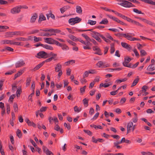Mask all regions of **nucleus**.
<instances>
[{
	"instance_id": "nucleus-62",
	"label": "nucleus",
	"mask_w": 155,
	"mask_h": 155,
	"mask_svg": "<svg viewBox=\"0 0 155 155\" xmlns=\"http://www.w3.org/2000/svg\"><path fill=\"white\" fill-rule=\"evenodd\" d=\"M15 97V95L14 94H12L9 97V100H10V101L12 102H13V100Z\"/></svg>"
},
{
	"instance_id": "nucleus-63",
	"label": "nucleus",
	"mask_w": 155,
	"mask_h": 155,
	"mask_svg": "<svg viewBox=\"0 0 155 155\" xmlns=\"http://www.w3.org/2000/svg\"><path fill=\"white\" fill-rule=\"evenodd\" d=\"M86 87V86H84L83 87L81 88L80 89L81 93H84L85 91V89Z\"/></svg>"
},
{
	"instance_id": "nucleus-56",
	"label": "nucleus",
	"mask_w": 155,
	"mask_h": 155,
	"mask_svg": "<svg viewBox=\"0 0 155 155\" xmlns=\"http://www.w3.org/2000/svg\"><path fill=\"white\" fill-rule=\"evenodd\" d=\"M89 113V114L91 115H92L94 114V109L93 108L91 107L90 108Z\"/></svg>"
},
{
	"instance_id": "nucleus-54",
	"label": "nucleus",
	"mask_w": 155,
	"mask_h": 155,
	"mask_svg": "<svg viewBox=\"0 0 155 155\" xmlns=\"http://www.w3.org/2000/svg\"><path fill=\"white\" fill-rule=\"evenodd\" d=\"M8 3V2L4 0H0V5H5Z\"/></svg>"
},
{
	"instance_id": "nucleus-61",
	"label": "nucleus",
	"mask_w": 155,
	"mask_h": 155,
	"mask_svg": "<svg viewBox=\"0 0 155 155\" xmlns=\"http://www.w3.org/2000/svg\"><path fill=\"white\" fill-rule=\"evenodd\" d=\"M131 59L127 57H126L125 58H124V61H126L127 62V63H129V62H130L131 61Z\"/></svg>"
},
{
	"instance_id": "nucleus-26",
	"label": "nucleus",
	"mask_w": 155,
	"mask_h": 155,
	"mask_svg": "<svg viewBox=\"0 0 155 155\" xmlns=\"http://www.w3.org/2000/svg\"><path fill=\"white\" fill-rule=\"evenodd\" d=\"M16 134L18 137L19 138H21L22 136V134L21 131L19 129H17V130Z\"/></svg>"
},
{
	"instance_id": "nucleus-38",
	"label": "nucleus",
	"mask_w": 155,
	"mask_h": 155,
	"mask_svg": "<svg viewBox=\"0 0 155 155\" xmlns=\"http://www.w3.org/2000/svg\"><path fill=\"white\" fill-rule=\"evenodd\" d=\"M133 11L134 12L137 13L138 14H144V13H142L141 11L139 10L136 8H134L133 9Z\"/></svg>"
},
{
	"instance_id": "nucleus-34",
	"label": "nucleus",
	"mask_w": 155,
	"mask_h": 155,
	"mask_svg": "<svg viewBox=\"0 0 155 155\" xmlns=\"http://www.w3.org/2000/svg\"><path fill=\"white\" fill-rule=\"evenodd\" d=\"M140 50L141 56H144L147 54V53L144 50L141 49Z\"/></svg>"
},
{
	"instance_id": "nucleus-22",
	"label": "nucleus",
	"mask_w": 155,
	"mask_h": 155,
	"mask_svg": "<svg viewBox=\"0 0 155 155\" xmlns=\"http://www.w3.org/2000/svg\"><path fill=\"white\" fill-rule=\"evenodd\" d=\"M139 80V79L138 78V76H137V78H136L134 80V81L131 86V87H133L135 86L138 82Z\"/></svg>"
},
{
	"instance_id": "nucleus-16",
	"label": "nucleus",
	"mask_w": 155,
	"mask_h": 155,
	"mask_svg": "<svg viewBox=\"0 0 155 155\" xmlns=\"http://www.w3.org/2000/svg\"><path fill=\"white\" fill-rule=\"evenodd\" d=\"M13 40H3L1 41V43L2 44H12Z\"/></svg>"
},
{
	"instance_id": "nucleus-59",
	"label": "nucleus",
	"mask_w": 155,
	"mask_h": 155,
	"mask_svg": "<svg viewBox=\"0 0 155 155\" xmlns=\"http://www.w3.org/2000/svg\"><path fill=\"white\" fill-rule=\"evenodd\" d=\"M47 109V107H42L40 108V111L41 112L45 111Z\"/></svg>"
},
{
	"instance_id": "nucleus-60",
	"label": "nucleus",
	"mask_w": 155,
	"mask_h": 155,
	"mask_svg": "<svg viewBox=\"0 0 155 155\" xmlns=\"http://www.w3.org/2000/svg\"><path fill=\"white\" fill-rule=\"evenodd\" d=\"M66 10V8L65 7H63L60 8V11L61 13H63Z\"/></svg>"
},
{
	"instance_id": "nucleus-8",
	"label": "nucleus",
	"mask_w": 155,
	"mask_h": 155,
	"mask_svg": "<svg viewBox=\"0 0 155 155\" xmlns=\"http://www.w3.org/2000/svg\"><path fill=\"white\" fill-rule=\"evenodd\" d=\"M37 55L38 56H40L41 58H43L47 55V54L44 51H41L37 53Z\"/></svg>"
},
{
	"instance_id": "nucleus-5",
	"label": "nucleus",
	"mask_w": 155,
	"mask_h": 155,
	"mask_svg": "<svg viewBox=\"0 0 155 155\" xmlns=\"http://www.w3.org/2000/svg\"><path fill=\"white\" fill-rule=\"evenodd\" d=\"M25 65V62L23 60L18 61L15 64V67L16 68H19L24 66Z\"/></svg>"
},
{
	"instance_id": "nucleus-43",
	"label": "nucleus",
	"mask_w": 155,
	"mask_h": 155,
	"mask_svg": "<svg viewBox=\"0 0 155 155\" xmlns=\"http://www.w3.org/2000/svg\"><path fill=\"white\" fill-rule=\"evenodd\" d=\"M82 36L84 37L86 40L87 41H90L91 40V39L89 37L86 35L82 34Z\"/></svg>"
},
{
	"instance_id": "nucleus-27",
	"label": "nucleus",
	"mask_w": 155,
	"mask_h": 155,
	"mask_svg": "<svg viewBox=\"0 0 155 155\" xmlns=\"http://www.w3.org/2000/svg\"><path fill=\"white\" fill-rule=\"evenodd\" d=\"M74 24L80 22L81 20V19L78 17H76L74 18Z\"/></svg>"
},
{
	"instance_id": "nucleus-20",
	"label": "nucleus",
	"mask_w": 155,
	"mask_h": 155,
	"mask_svg": "<svg viewBox=\"0 0 155 155\" xmlns=\"http://www.w3.org/2000/svg\"><path fill=\"white\" fill-rule=\"evenodd\" d=\"M153 64H150L147 67V70L149 71H153L155 70V67L153 66Z\"/></svg>"
},
{
	"instance_id": "nucleus-24",
	"label": "nucleus",
	"mask_w": 155,
	"mask_h": 155,
	"mask_svg": "<svg viewBox=\"0 0 155 155\" xmlns=\"http://www.w3.org/2000/svg\"><path fill=\"white\" fill-rule=\"evenodd\" d=\"M27 39H26V38H23V37H19L16 38L14 41H27Z\"/></svg>"
},
{
	"instance_id": "nucleus-44",
	"label": "nucleus",
	"mask_w": 155,
	"mask_h": 155,
	"mask_svg": "<svg viewBox=\"0 0 155 155\" xmlns=\"http://www.w3.org/2000/svg\"><path fill=\"white\" fill-rule=\"evenodd\" d=\"M101 37L106 42L108 43L110 42V41L108 39H107L105 37L101 35Z\"/></svg>"
},
{
	"instance_id": "nucleus-30",
	"label": "nucleus",
	"mask_w": 155,
	"mask_h": 155,
	"mask_svg": "<svg viewBox=\"0 0 155 155\" xmlns=\"http://www.w3.org/2000/svg\"><path fill=\"white\" fill-rule=\"evenodd\" d=\"M137 48L139 50H140L141 49H142L141 48L142 47L146 46V44H143L142 45H141L140 43H137Z\"/></svg>"
},
{
	"instance_id": "nucleus-45",
	"label": "nucleus",
	"mask_w": 155,
	"mask_h": 155,
	"mask_svg": "<svg viewBox=\"0 0 155 155\" xmlns=\"http://www.w3.org/2000/svg\"><path fill=\"white\" fill-rule=\"evenodd\" d=\"M34 41L35 42H37L39 41H41L42 40L41 38H37L36 36H34Z\"/></svg>"
},
{
	"instance_id": "nucleus-19",
	"label": "nucleus",
	"mask_w": 155,
	"mask_h": 155,
	"mask_svg": "<svg viewBox=\"0 0 155 155\" xmlns=\"http://www.w3.org/2000/svg\"><path fill=\"white\" fill-rule=\"evenodd\" d=\"M142 2H144L150 5H155V2L151 0H140Z\"/></svg>"
},
{
	"instance_id": "nucleus-15",
	"label": "nucleus",
	"mask_w": 155,
	"mask_h": 155,
	"mask_svg": "<svg viewBox=\"0 0 155 155\" xmlns=\"http://www.w3.org/2000/svg\"><path fill=\"white\" fill-rule=\"evenodd\" d=\"M44 62H42L41 63H40L37 65L32 70L35 71L38 69H39L42 65L44 64Z\"/></svg>"
},
{
	"instance_id": "nucleus-1",
	"label": "nucleus",
	"mask_w": 155,
	"mask_h": 155,
	"mask_svg": "<svg viewBox=\"0 0 155 155\" xmlns=\"http://www.w3.org/2000/svg\"><path fill=\"white\" fill-rule=\"evenodd\" d=\"M120 2L122 3L119 4L120 5L126 8H130L134 7L135 5L131 2L125 0H120Z\"/></svg>"
},
{
	"instance_id": "nucleus-41",
	"label": "nucleus",
	"mask_w": 155,
	"mask_h": 155,
	"mask_svg": "<svg viewBox=\"0 0 155 155\" xmlns=\"http://www.w3.org/2000/svg\"><path fill=\"white\" fill-rule=\"evenodd\" d=\"M68 22L71 25H74V18H72L69 19L68 20Z\"/></svg>"
},
{
	"instance_id": "nucleus-42",
	"label": "nucleus",
	"mask_w": 155,
	"mask_h": 155,
	"mask_svg": "<svg viewBox=\"0 0 155 155\" xmlns=\"http://www.w3.org/2000/svg\"><path fill=\"white\" fill-rule=\"evenodd\" d=\"M69 38L73 41L77 40L78 39L76 37L72 35H70L69 36Z\"/></svg>"
},
{
	"instance_id": "nucleus-50",
	"label": "nucleus",
	"mask_w": 155,
	"mask_h": 155,
	"mask_svg": "<svg viewBox=\"0 0 155 155\" xmlns=\"http://www.w3.org/2000/svg\"><path fill=\"white\" fill-rule=\"evenodd\" d=\"M84 131L87 134L90 136H91L92 135V132L89 130H84Z\"/></svg>"
},
{
	"instance_id": "nucleus-36",
	"label": "nucleus",
	"mask_w": 155,
	"mask_h": 155,
	"mask_svg": "<svg viewBox=\"0 0 155 155\" xmlns=\"http://www.w3.org/2000/svg\"><path fill=\"white\" fill-rule=\"evenodd\" d=\"M51 54L52 56V57H51V58H52V60L54 59V61L56 60H57L56 58L57 54H54L52 52L51 53Z\"/></svg>"
},
{
	"instance_id": "nucleus-55",
	"label": "nucleus",
	"mask_w": 155,
	"mask_h": 155,
	"mask_svg": "<svg viewBox=\"0 0 155 155\" xmlns=\"http://www.w3.org/2000/svg\"><path fill=\"white\" fill-rule=\"evenodd\" d=\"M61 43H60L58 41L54 40L53 44H55L57 46H60L61 45Z\"/></svg>"
},
{
	"instance_id": "nucleus-21",
	"label": "nucleus",
	"mask_w": 155,
	"mask_h": 155,
	"mask_svg": "<svg viewBox=\"0 0 155 155\" xmlns=\"http://www.w3.org/2000/svg\"><path fill=\"white\" fill-rule=\"evenodd\" d=\"M13 35H23L24 34V33L21 31H15L14 32H12Z\"/></svg>"
},
{
	"instance_id": "nucleus-29",
	"label": "nucleus",
	"mask_w": 155,
	"mask_h": 155,
	"mask_svg": "<svg viewBox=\"0 0 155 155\" xmlns=\"http://www.w3.org/2000/svg\"><path fill=\"white\" fill-rule=\"evenodd\" d=\"M31 77H28L27 78L26 82V85L27 86L29 85L31 81Z\"/></svg>"
},
{
	"instance_id": "nucleus-39",
	"label": "nucleus",
	"mask_w": 155,
	"mask_h": 155,
	"mask_svg": "<svg viewBox=\"0 0 155 155\" xmlns=\"http://www.w3.org/2000/svg\"><path fill=\"white\" fill-rule=\"evenodd\" d=\"M6 110L7 113L8 114H9L10 112V105L8 104H6Z\"/></svg>"
},
{
	"instance_id": "nucleus-53",
	"label": "nucleus",
	"mask_w": 155,
	"mask_h": 155,
	"mask_svg": "<svg viewBox=\"0 0 155 155\" xmlns=\"http://www.w3.org/2000/svg\"><path fill=\"white\" fill-rule=\"evenodd\" d=\"M64 126L67 127L68 130H70L71 129V126L69 124H68L66 123H65L64 124Z\"/></svg>"
},
{
	"instance_id": "nucleus-14",
	"label": "nucleus",
	"mask_w": 155,
	"mask_h": 155,
	"mask_svg": "<svg viewBox=\"0 0 155 155\" xmlns=\"http://www.w3.org/2000/svg\"><path fill=\"white\" fill-rule=\"evenodd\" d=\"M23 72V70H21L18 71V73L15 74L14 80L15 79L17 78L21 75Z\"/></svg>"
},
{
	"instance_id": "nucleus-28",
	"label": "nucleus",
	"mask_w": 155,
	"mask_h": 155,
	"mask_svg": "<svg viewBox=\"0 0 155 155\" xmlns=\"http://www.w3.org/2000/svg\"><path fill=\"white\" fill-rule=\"evenodd\" d=\"M88 99H87L86 98H85L83 100V102L84 104L86 107L88 106Z\"/></svg>"
},
{
	"instance_id": "nucleus-46",
	"label": "nucleus",
	"mask_w": 155,
	"mask_h": 155,
	"mask_svg": "<svg viewBox=\"0 0 155 155\" xmlns=\"http://www.w3.org/2000/svg\"><path fill=\"white\" fill-rule=\"evenodd\" d=\"M99 114V112L97 113L95 115H94L93 117L91 119V120H96L98 117Z\"/></svg>"
},
{
	"instance_id": "nucleus-18",
	"label": "nucleus",
	"mask_w": 155,
	"mask_h": 155,
	"mask_svg": "<svg viewBox=\"0 0 155 155\" xmlns=\"http://www.w3.org/2000/svg\"><path fill=\"white\" fill-rule=\"evenodd\" d=\"M76 12L79 14H82V10L81 7L77 5L76 7Z\"/></svg>"
},
{
	"instance_id": "nucleus-7",
	"label": "nucleus",
	"mask_w": 155,
	"mask_h": 155,
	"mask_svg": "<svg viewBox=\"0 0 155 155\" xmlns=\"http://www.w3.org/2000/svg\"><path fill=\"white\" fill-rule=\"evenodd\" d=\"M121 44L123 47L128 50H130L131 48V46L126 43L122 42Z\"/></svg>"
},
{
	"instance_id": "nucleus-13",
	"label": "nucleus",
	"mask_w": 155,
	"mask_h": 155,
	"mask_svg": "<svg viewBox=\"0 0 155 155\" xmlns=\"http://www.w3.org/2000/svg\"><path fill=\"white\" fill-rule=\"evenodd\" d=\"M56 34H49V33H47L44 32H41L39 34V36H46V37H49L51 36L52 35H55Z\"/></svg>"
},
{
	"instance_id": "nucleus-48",
	"label": "nucleus",
	"mask_w": 155,
	"mask_h": 155,
	"mask_svg": "<svg viewBox=\"0 0 155 155\" xmlns=\"http://www.w3.org/2000/svg\"><path fill=\"white\" fill-rule=\"evenodd\" d=\"M30 141L35 148H37V146L35 142L33 140L31 139H30Z\"/></svg>"
},
{
	"instance_id": "nucleus-25",
	"label": "nucleus",
	"mask_w": 155,
	"mask_h": 155,
	"mask_svg": "<svg viewBox=\"0 0 155 155\" xmlns=\"http://www.w3.org/2000/svg\"><path fill=\"white\" fill-rule=\"evenodd\" d=\"M43 47L48 49H49L51 50H53V48L52 46L48 45H43Z\"/></svg>"
},
{
	"instance_id": "nucleus-2",
	"label": "nucleus",
	"mask_w": 155,
	"mask_h": 155,
	"mask_svg": "<svg viewBox=\"0 0 155 155\" xmlns=\"http://www.w3.org/2000/svg\"><path fill=\"white\" fill-rule=\"evenodd\" d=\"M21 12V9L19 5L15 6L10 10V12L13 14L19 13Z\"/></svg>"
},
{
	"instance_id": "nucleus-37",
	"label": "nucleus",
	"mask_w": 155,
	"mask_h": 155,
	"mask_svg": "<svg viewBox=\"0 0 155 155\" xmlns=\"http://www.w3.org/2000/svg\"><path fill=\"white\" fill-rule=\"evenodd\" d=\"M21 89L20 88L18 89L16 92V94H17V96L18 97L20 96L21 93Z\"/></svg>"
},
{
	"instance_id": "nucleus-58",
	"label": "nucleus",
	"mask_w": 155,
	"mask_h": 155,
	"mask_svg": "<svg viewBox=\"0 0 155 155\" xmlns=\"http://www.w3.org/2000/svg\"><path fill=\"white\" fill-rule=\"evenodd\" d=\"M111 136L117 140H118L120 138V136L118 135H111Z\"/></svg>"
},
{
	"instance_id": "nucleus-3",
	"label": "nucleus",
	"mask_w": 155,
	"mask_h": 155,
	"mask_svg": "<svg viewBox=\"0 0 155 155\" xmlns=\"http://www.w3.org/2000/svg\"><path fill=\"white\" fill-rule=\"evenodd\" d=\"M135 34L133 33H127L123 34V36L126 38L127 40L132 41V37L134 36Z\"/></svg>"
},
{
	"instance_id": "nucleus-40",
	"label": "nucleus",
	"mask_w": 155,
	"mask_h": 155,
	"mask_svg": "<svg viewBox=\"0 0 155 155\" xmlns=\"http://www.w3.org/2000/svg\"><path fill=\"white\" fill-rule=\"evenodd\" d=\"M12 32H7L6 33L5 36L6 37H12Z\"/></svg>"
},
{
	"instance_id": "nucleus-47",
	"label": "nucleus",
	"mask_w": 155,
	"mask_h": 155,
	"mask_svg": "<svg viewBox=\"0 0 155 155\" xmlns=\"http://www.w3.org/2000/svg\"><path fill=\"white\" fill-rule=\"evenodd\" d=\"M46 153L47 155H53V153L49 151L48 149L46 150Z\"/></svg>"
},
{
	"instance_id": "nucleus-32",
	"label": "nucleus",
	"mask_w": 155,
	"mask_h": 155,
	"mask_svg": "<svg viewBox=\"0 0 155 155\" xmlns=\"http://www.w3.org/2000/svg\"><path fill=\"white\" fill-rule=\"evenodd\" d=\"M13 108L15 112L18 111V106L16 103H14L13 104Z\"/></svg>"
},
{
	"instance_id": "nucleus-9",
	"label": "nucleus",
	"mask_w": 155,
	"mask_h": 155,
	"mask_svg": "<svg viewBox=\"0 0 155 155\" xmlns=\"http://www.w3.org/2000/svg\"><path fill=\"white\" fill-rule=\"evenodd\" d=\"M38 18V15L36 13H35L33 14V15L31 16V19L30 22L31 23H34L35 22L36 19Z\"/></svg>"
},
{
	"instance_id": "nucleus-4",
	"label": "nucleus",
	"mask_w": 155,
	"mask_h": 155,
	"mask_svg": "<svg viewBox=\"0 0 155 155\" xmlns=\"http://www.w3.org/2000/svg\"><path fill=\"white\" fill-rule=\"evenodd\" d=\"M93 49L94 51H96L94 54L99 55H102V53L101 49L97 46H94L93 47Z\"/></svg>"
},
{
	"instance_id": "nucleus-12",
	"label": "nucleus",
	"mask_w": 155,
	"mask_h": 155,
	"mask_svg": "<svg viewBox=\"0 0 155 155\" xmlns=\"http://www.w3.org/2000/svg\"><path fill=\"white\" fill-rule=\"evenodd\" d=\"M62 66L60 63H58L56 65L55 68V71L56 72H58V71L62 70Z\"/></svg>"
},
{
	"instance_id": "nucleus-31",
	"label": "nucleus",
	"mask_w": 155,
	"mask_h": 155,
	"mask_svg": "<svg viewBox=\"0 0 155 155\" xmlns=\"http://www.w3.org/2000/svg\"><path fill=\"white\" fill-rule=\"evenodd\" d=\"M108 21L107 19L105 18L104 20H102L101 21L99 24H107L108 23Z\"/></svg>"
},
{
	"instance_id": "nucleus-52",
	"label": "nucleus",
	"mask_w": 155,
	"mask_h": 155,
	"mask_svg": "<svg viewBox=\"0 0 155 155\" xmlns=\"http://www.w3.org/2000/svg\"><path fill=\"white\" fill-rule=\"evenodd\" d=\"M75 62V61L74 60H71L69 61H68L65 62V64L66 65H68V64H70L71 62H72V63H74Z\"/></svg>"
},
{
	"instance_id": "nucleus-49",
	"label": "nucleus",
	"mask_w": 155,
	"mask_h": 155,
	"mask_svg": "<svg viewBox=\"0 0 155 155\" xmlns=\"http://www.w3.org/2000/svg\"><path fill=\"white\" fill-rule=\"evenodd\" d=\"M147 89L148 87L146 85H144L142 88V91L143 92H145Z\"/></svg>"
},
{
	"instance_id": "nucleus-6",
	"label": "nucleus",
	"mask_w": 155,
	"mask_h": 155,
	"mask_svg": "<svg viewBox=\"0 0 155 155\" xmlns=\"http://www.w3.org/2000/svg\"><path fill=\"white\" fill-rule=\"evenodd\" d=\"M44 39L46 40L45 42L47 43L50 44H53L54 39L50 38H44Z\"/></svg>"
},
{
	"instance_id": "nucleus-17",
	"label": "nucleus",
	"mask_w": 155,
	"mask_h": 155,
	"mask_svg": "<svg viewBox=\"0 0 155 155\" xmlns=\"http://www.w3.org/2000/svg\"><path fill=\"white\" fill-rule=\"evenodd\" d=\"M61 47L62 49L64 51H67L69 49V48L66 44L61 43L60 46Z\"/></svg>"
},
{
	"instance_id": "nucleus-57",
	"label": "nucleus",
	"mask_w": 155,
	"mask_h": 155,
	"mask_svg": "<svg viewBox=\"0 0 155 155\" xmlns=\"http://www.w3.org/2000/svg\"><path fill=\"white\" fill-rule=\"evenodd\" d=\"M14 72L13 71L11 70L5 73V74L6 75H11Z\"/></svg>"
},
{
	"instance_id": "nucleus-51",
	"label": "nucleus",
	"mask_w": 155,
	"mask_h": 155,
	"mask_svg": "<svg viewBox=\"0 0 155 155\" xmlns=\"http://www.w3.org/2000/svg\"><path fill=\"white\" fill-rule=\"evenodd\" d=\"M127 79L126 78H124L122 80H117L116 81V82L117 83H120L122 82L125 81H127Z\"/></svg>"
},
{
	"instance_id": "nucleus-64",
	"label": "nucleus",
	"mask_w": 155,
	"mask_h": 155,
	"mask_svg": "<svg viewBox=\"0 0 155 155\" xmlns=\"http://www.w3.org/2000/svg\"><path fill=\"white\" fill-rule=\"evenodd\" d=\"M103 62L101 61H99L97 64V66H98L99 67H100L101 66L103 65Z\"/></svg>"
},
{
	"instance_id": "nucleus-33",
	"label": "nucleus",
	"mask_w": 155,
	"mask_h": 155,
	"mask_svg": "<svg viewBox=\"0 0 155 155\" xmlns=\"http://www.w3.org/2000/svg\"><path fill=\"white\" fill-rule=\"evenodd\" d=\"M115 51V49L114 46V44H112L110 46V53L112 54Z\"/></svg>"
},
{
	"instance_id": "nucleus-11",
	"label": "nucleus",
	"mask_w": 155,
	"mask_h": 155,
	"mask_svg": "<svg viewBox=\"0 0 155 155\" xmlns=\"http://www.w3.org/2000/svg\"><path fill=\"white\" fill-rule=\"evenodd\" d=\"M133 125V123L131 122L129 123L127 125V134L129 133L131 130V128Z\"/></svg>"
},
{
	"instance_id": "nucleus-23",
	"label": "nucleus",
	"mask_w": 155,
	"mask_h": 155,
	"mask_svg": "<svg viewBox=\"0 0 155 155\" xmlns=\"http://www.w3.org/2000/svg\"><path fill=\"white\" fill-rule=\"evenodd\" d=\"M46 20V18L42 14H41L39 17V19H38V22L41 21L43 20Z\"/></svg>"
},
{
	"instance_id": "nucleus-10",
	"label": "nucleus",
	"mask_w": 155,
	"mask_h": 155,
	"mask_svg": "<svg viewBox=\"0 0 155 155\" xmlns=\"http://www.w3.org/2000/svg\"><path fill=\"white\" fill-rule=\"evenodd\" d=\"M92 33H93L91 34L92 36L95 39L99 36L101 37V35L100 33L96 31H93Z\"/></svg>"
},
{
	"instance_id": "nucleus-35",
	"label": "nucleus",
	"mask_w": 155,
	"mask_h": 155,
	"mask_svg": "<svg viewBox=\"0 0 155 155\" xmlns=\"http://www.w3.org/2000/svg\"><path fill=\"white\" fill-rule=\"evenodd\" d=\"M96 23V21H93L91 20H89L87 22V24H90L91 25H94Z\"/></svg>"
}]
</instances>
